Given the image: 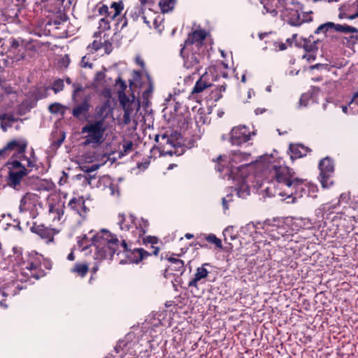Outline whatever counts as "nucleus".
Masks as SVG:
<instances>
[{"label":"nucleus","mask_w":358,"mask_h":358,"mask_svg":"<svg viewBox=\"0 0 358 358\" xmlns=\"http://www.w3.org/2000/svg\"><path fill=\"white\" fill-rule=\"evenodd\" d=\"M273 178L276 182L275 194L282 197H301L307 188V180L294 176V172L285 166H273Z\"/></svg>","instance_id":"1"},{"label":"nucleus","mask_w":358,"mask_h":358,"mask_svg":"<svg viewBox=\"0 0 358 358\" xmlns=\"http://www.w3.org/2000/svg\"><path fill=\"white\" fill-rule=\"evenodd\" d=\"M126 240L122 236L119 240L116 235L103 229L92 238L90 251L94 252L96 260L111 259L116 255H121V250H125Z\"/></svg>","instance_id":"2"},{"label":"nucleus","mask_w":358,"mask_h":358,"mask_svg":"<svg viewBox=\"0 0 358 358\" xmlns=\"http://www.w3.org/2000/svg\"><path fill=\"white\" fill-rule=\"evenodd\" d=\"M52 262L41 254L35 252L29 253L19 263V271L22 276L21 280H38L46 275L45 271L52 268Z\"/></svg>","instance_id":"3"},{"label":"nucleus","mask_w":358,"mask_h":358,"mask_svg":"<svg viewBox=\"0 0 358 358\" xmlns=\"http://www.w3.org/2000/svg\"><path fill=\"white\" fill-rule=\"evenodd\" d=\"M118 224L122 231L127 233L124 235V239L129 243L140 242L149 227L147 220L143 217L137 218L132 214L126 216L124 213L118 215Z\"/></svg>","instance_id":"4"},{"label":"nucleus","mask_w":358,"mask_h":358,"mask_svg":"<svg viewBox=\"0 0 358 358\" xmlns=\"http://www.w3.org/2000/svg\"><path fill=\"white\" fill-rule=\"evenodd\" d=\"M194 123L192 121L189 112L178 119V127L184 134L200 137V127L208 122V117L203 108H199L194 115Z\"/></svg>","instance_id":"5"},{"label":"nucleus","mask_w":358,"mask_h":358,"mask_svg":"<svg viewBox=\"0 0 358 358\" xmlns=\"http://www.w3.org/2000/svg\"><path fill=\"white\" fill-rule=\"evenodd\" d=\"M108 129L107 123L101 120H89L82 128V134L84 136V145H91L95 148L99 147L104 141V134Z\"/></svg>","instance_id":"6"},{"label":"nucleus","mask_w":358,"mask_h":358,"mask_svg":"<svg viewBox=\"0 0 358 358\" xmlns=\"http://www.w3.org/2000/svg\"><path fill=\"white\" fill-rule=\"evenodd\" d=\"M127 242L126 241L125 250H121V255L124 257V259H119L120 264L138 263L151 255L157 256L160 250L159 248L156 246H151L152 251L150 252L143 248L131 249Z\"/></svg>","instance_id":"7"},{"label":"nucleus","mask_w":358,"mask_h":358,"mask_svg":"<svg viewBox=\"0 0 358 358\" xmlns=\"http://www.w3.org/2000/svg\"><path fill=\"white\" fill-rule=\"evenodd\" d=\"M222 66L227 68V66L223 62H220L216 65H211L206 69V71L203 73L200 78L196 82L194 87L192 89V94H199L202 92L206 88L211 87L213 81L217 79L218 75L215 74L218 69Z\"/></svg>","instance_id":"8"},{"label":"nucleus","mask_w":358,"mask_h":358,"mask_svg":"<svg viewBox=\"0 0 358 358\" xmlns=\"http://www.w3.org/2000/svg\"><path fill=\"white\" fill-rule=\"evenodd\" d=\"M42 208L43 203L37 194L27 192L20 199V211L29 212L32 218H36L39 215V210Z\"/></svg>","instance_id":"9"},{"label":"nucleus","mask_w":358,"mask_h":358,"mask_svg":"<svg viewBox=\"0 0 358 358\" xmlns=\"http://www.w3.org/2000/svg\"><path fill=\"white\" fill-rule=\"evenodd\" d=\"M47 219L52 222L62 220L64 213V202L56 194H50L47 198Z\"/></svg>","instance_id":"10"},{"label":"nucleus","mask_w":358,"mask_h":358,"mask_svg":"<svg viewBox=\"0 0 358 358\" xmlns=\"http://www.w3.org/2000/svg\"><path fill=\"white\" fill-rule=\"evenodd\" d=\"M208 36V32L205 29H197L189 33L187 38L185 41L184 45L180 50V55H182L185 48L192 46V50L196 49V51L200 52L203 46V42ZM203 50H202V52Z\"/></svg>","instance_id":"11"},{"label":"nucleus","mask_w":358,"mask_h":358,"mask_svg":"<svg viewBox=\"0 0 358 358\" xmlns=\"http://www.w3.org/2000/svg\"><path fill=\"white\" fill-rule=\"evenodd\" d=\"M319 169L320 170V182L323 187H329L333 181L331 180L334 172V164L333 160L326 157L320 162Z\"/></svg>","instance_id":"12"},{"label":"nucleus","mask_w":358,"mask_h":358,"mask_svg":"<svg viewBox=\"0 0 358 358\" xmlns=\"http://www.w3.org/2000/svg\"><path fill=\"white\" fill-rule=\"evenodd\" d=\"M31 231L44 240L47 244L54 243L55 236L60 231L59 229L51 226L48 227L44 224H38L36 223L33 224Z\"/></svg>","instance_id":"13"},{"label":"nucleus","mask_w":358,"mask_h":358,"mask_svg":"<svg viewBox=\"0 0 358 358\" xmlns=\"http://www.w3.org/2000/svg\"><path fill=\"white\" fill-rule=\"evenodd\" d=\"M251 132L245 126L234 127L230 134V142L234 145H241L250 139Z\"/></svg>","instance_id":"14"},{"label":"nucleus","mask_w":358,"mask_h":358,"mask_svg":"<svg viewBox=\"0 0 358 358\" xmlns=\"http://www.w3.org/2000/svg\"><path fill=\"white\" fill-rule=\"evenodd\" d=\"M124 9V3L122 1L118 2H113L110 8L106 5H101L99 7L98 12L101 15L110 18V20H113L116 17L120 15Z\"/></svg>","instance_id":"15"},{"label":"nucleus","mask_w":358,"mask_h":358,"mask_svg":"<svg viewBox=\"0 0 358 358\" xmlns=\"http://www.w3.org/2000/svg\"><path fill=\"white\" fill-rule=\"evenodd\" d=\"M120 102L124 110L123 122L128 125L131 121V116L135 110L136 103L130 100L127 95L120 96Z\"/></svg>","instance_id":"16"},{"label":"nucleus","mask_w":358,"mask_h":358,"mask_svg":"<svg viewBox=\"0 0 358 358\" xmlns=\"http://www.w3.org/2000/svg\"><path fill=\"white\" fill-rule=\"evenodd\" d=\"M67 207L80 217H85L89 210V208L85 206V201L83 196H74L71 198L68 203Z\"/></svg>","instance_id":"17"},{"label":"nucleus","mask_w":358,"mask_h":358,"mask_svg":"<svg viewBox=\"0 0 358 358\" xmlns=\"http://www.w3.org/2000/svg\"><path fill=\"white\" fill-rule=\"evenodd\" d=\"M261 3L266 13L273 17L277 16L279 12L282 13L286 4L285 0H262Z\"/></svg>","instance_id":"18"},{"label":"nucleus","mask_w":358,"mask_h":358,"mask_svg":"<svg viewBox=\"0 0 358 358\" xmlns=\"http://www.w3.org/2000/svg\"><path fill=\"white\" fill-rule=\"evenodd\" d=\"M156 143H157V146H154L151 150V152L158 151L159 152V155H164L165 154H169L172 155L173 152L169 150H165V145L170 144L172 145V141H171L169 136L166 134L163 135H156L155 138Z\"/></svg>","instance_id":"19"},{"label":"nucleus","mask_w":358,"mask_h":358,"mask_svg":"<svg viewBox=\"0 0 358 358\" xmlns=\"http://www.w3.org/2000/svg\"><path fill=\"white\" fill-rule=\"evenodd\" d=\"M184 66L187 69L192 71V73H199L201 69L199 53H192L187 55L184 59Z\"/></svg>","instance_id":"20"},{"label":"nucleus","mask_w":358,"mask_h":358,"mask_svg":"<svg viewBox=\"0 0 358 358\" xmlns=\"http://www.w3.org/2000/svg\"><path fill=\"white\" fill-rule=\"evenodd\" d=\"M27 174L24 166L19 171H10L8 176V185L16 190L20 189V182L22 178Z\"/></svg>","instance_id":"21"},{"label":"nucleus","mask_w":358,"mask_h":358,"mask_svg":"<svg viewBox=\"0 0 358 358\" xmlns=\"http://www.w3.org/2000/svg\"><path fill=\"white\" fill-rule=\"evenodd\" d=\"M12 151L18 155H23L28 146V141L24 138H15L8 142Z\"/></svg>","instance_id":"22"},{"label":"nucleus","mask_w":358,"mask_h":358,"mask_svg":"<svg viewBox=\"0 0 358 358\" xmlns=\"http://www.w3.org/2000/svg\"><path fill=\"white\" fill-rule=\"evenodd\" d=\"M207 266L209 264H203L201 266L196 268L194 278L188 283L189 287H197L198 282L208 276L209 272L206 268Z\"/></svg>","instance_id":"23"},{"label":"nucleus","mask_w":358,"mask_h":358,"mask_svg":"<svg viewBox=\"0 0 358 358\" xmlns=\"http://www.w3.org/2000/svg\"><path fill=\"white\" fill-rule=\"evenodd\" d=\"M109 104L105 102L100 106L96 107L93 120H101L103 123H106V119L109 115Z\"/></svg>","instance_id":"24"},{"label":"nucleus","mask_w":358,"mask_h":358,"mask_svg":"<svg viewBox=\"0 0 358 358\" xmlns=\"http://www.w3.org/2000/svg\"><path fill=\"white\" fill-rule=\"evenodd\" d=\"M340 206V201L337 203H327L322 206L321 210H322V218L324 220H329L331 215L334 213H338V210Z\"/></svg>","instance_id":"25"},{"label":"nucleus","mask_w":358,"mask_h":358,"mask_svg":"<svg viewBox=\"0 0 358 358\" xmlns=\"http://www.w3.org/2000/svg\"><path fill=\"white\" fill-rule=\"evenodd\" d=\"M90 108V105L88 101L85 99L80 104L73 108V115L77 118H80L89 111Z\"/></svg>","instance_id":"26"},{"label":"nucleus","mask_w":358,"mask_h":358,"mask_svg":"<svg viewBox=\"0 0 358 358\" xmlns=\"http://www.w3.org/2000/svg\"><path fill=\"white\" fill-rule=\"evenodd\" d=\"M88 271L89 264L86 262H77L71 268V273H76L78 276H80V278L85 277Z\"/></svg>","instance_id":"27"},{"label":"nucleus","mask_w":358,"mask_h":358,"mask_svg":"<svg viewBox=\"0 0 358 358\" xmlns=\"http://www.w3.org/2000/svg\"><path fill=\"white\" fill-rule=\"evenodd\" d=\"M142 5L147 4L150 0H138ZM176 0H159V6L162 13L171 11L175 5Z\"/></svg>","instance_id":"28"},{"label":"nucleus","mask_w":358,"mask_h":358,"mask_svg":"<svg viewBox=\"0 0 358 358\" xmlns=\"http://www.w3.org/2000/svg\"><path fill=\"white\" fill-rule=\"evenodd\" d=\"M29 155V157H26L24 155H22V160L24 162V165L22 166H27V168L30 169V171H31L33 169H37V158L35 155V152L33 148H31Z\"/></svg>","instance_id":"29"},{"label":"nucleus","mask_w":358,"mask_h":358,"mask_svg":"<svg viewBox=\"0 0 358 358\" xmlns=\"http://www.w3.org/2000/svg\"><path fill=\"white\" fill-rule=\"evenodd\" d=\"M168 261L170 262L169 266L170 270L180 273L185 270V264L182 260L175 257H170L168 258Z\"/></svg>","instance_id":"30"},{"label":"nucleus","mask_w":358,"mask_h":358,"mask_svg":"<svg viewBox=\"0 0 358 358\" xmlns=\"http://www.w3.org/2000/svg\"><path fill=\"white\" fill-rule=\"evenodd\" d=\"M43 43L37 40H30L26 41L24 44V48L26 52L36 53L42 48Z\"/></svg>","instance_id":"31"},{"label":"nucleus","mask_w":358,"mask_h":358,"mask_svg":"<svg viewBox=\"0 0 358 358\" xmlns=\"http://www.w3.org/2000/svg\"><path fill=\"white\" fill-rule=\"evenodd\" d=\"M227 85H222L213 90L209 94V99L217 102L222 97V93L225 92Z\"/></svg>","instance_id":"32"},{"label":"nucleus","mask_w":358,"mask_h":358,"mask_svg":"<svg viewBox=\"0 0 358 358\" xmlns=\"http://www.w3.org/2000/svg\"><path fill=\"white\" fill-rule=\"evenodd\" d=\"M145 5H142L141 3L140 6H137L134 7L129 12L127 10L125 13V15L129 13V15L133 18L134 20H137L139 17H141L145 12L144 8Z\"/></svg>","instance_id":"33"},{"label":"nucleus","mask_w":358,"mask_h":358,"mask_svg":"<svg viewBox=\"0 0 358 358\" xmlns=\"http://www.w3.org/2000/svg\"><path fill=\"white\" fill-rule=\"evenodd\" d=\"M334 31L336 32H341V33H345V34H357L358 30L357 28L348 25V24H335V29Z\"/></svg>","instance_id":"34"},{"label":"nucleus","mask_w":358,"mask_h":358,"mask_svg":"<svg viewBox=\"0 0 358 358\" xmlns=\"http://www.w3.org/2000/svg\"><path fill=\"white\" fill-rule=\"evenodd\" d=\"M335 29V23L331 22H328L324 24H320L317 29L315 31V34H319L322 33L326 34L329 31H334Z\"/></svg>","instance_id":"35"},{"label":"nucleus","mask_w":358,"mask_h":358,"mask_svg":"<svg viewBox=\"0 0 358 358\" xmlns=\"http://www.w3.org/2000/svg\"><path fill=\"white\" fill-rule=\"evenodd\" d=\"M289 13L292 17L288 19V22L293 26H300L303 21L301 20L298 11L291 9Z\"/></svg>","instance_id":"36"},{"label":"nucleus","mask_w":358,"mask_h":358,"mask_svg":"<svg viewBox=\"0 0 358 358\" xmlns=\"http://www.w3.org/2000/svg\"><path fill=\"white\" fill-rule=\"evenodd\" d=\"M106 69L103 68L102 71L96 73L94 78L93 79L94 85H95L96 86H100L106 82Z\"/></svg>","instance_id":"37"},{"label":"nucleus","mask_w":358,"mask_h":358,"mask_svg":"<svg viewBox=\"0 0 358 358\" xmlns=\"http://www.w3.org/2000/svg\"><path fill=\"white\" fill-rule=\"evenodd\" d=\"M115 85L118 87V95L120 99V96L126 95L124 92L127 90V86L126 83L120 76L115 80Z\"/></svg>","instance_id":"38"},{"label":"nucleus","mask_w":358,"mask_h":358,"mask_svg":"<svg viewBox=\"0 0 358 358\" xmlns=\"http://www.w3.org/2000/svg\"><path fill=\"white\" fill-rule=\"evenodd\" d=\"M11 145H9L8 142L1 149H0V162L6 159L11 154Z\"/></svg>","instance_id":"39"},{"label":"nucleus","mask_w":358,"mask_h":358,"mask_svg":"<svg viewBox=\"0 0 358 358\" xmlns=\"http://www.w3.org/2000/svg\"><path fill=\"white\" fill-rule=\"evenodd\" d=\"M204 240L210 243L214 244L216 248H221L222 246L221 240L217 238L215 234H211L208 235L204 238Z\"/></svg>","instance_id":"40"},{"label":"nucleus","mask_w":358,"mask_h":358,"mask_svg":"<svg viewBox=\"0 0 358 358\" xmlns=\"http://www.w3.org/2000/svg\"><path fill=\"white\" fill-rule=\"evenodd\" d=\"M303 48L307 52L310 53L308 59H315V57L311 53L315 52L317 50L316 45L313 43L307 44L306 43H305L303 45Z\"/></svg>","instance_id":"41"},{"label":"nucleus","mask_w":358,"mask_h":358,"mask_svg":"<svg viewBox=\"0 0 358 358\" xmlns=\"http://www.w3.org/2000/svg\"><path fill=\"white\" fill-rule=\"evenodd\" d=\"M64 87V81L62 79L55 80L52 86V90L55 92V93H57L62 90H63Z\"/></svg>","instance_id":"42"},{"label":"nucleus","mask_w":358,"mask_h":358,"mask_svg":"<svg viewBox=\"0 0 358 358\" xmlns=\"http://www.w3.org/2000/svg\"><path fill=\"white\" fill-rule=\"evenodd\" d=\"M109 19L107 17L101 18L99 21V29L103 31L109 30L110 29Z\"/></svg>","instance_id":"43"},{"label":"nucleus","mask_w":358,"mask_h":358,"mask_svg":"<svg viewBox=\"0 0 358 358\" xmlns=\"http://www.w3.org/2000/svg\"><path fill=\"white\" fill-rule=\"evenodd\" d=\"M80 66L83 68H92L93 64L90 62V58L89 56L85 55L82 57Z\"/></svg>","instance_id":"44"},{"label":"nucleus","mask_w":358,"mask_h":358,"mask_svg":"<svg viewBox=\"0 0 358 358\" xmlns=\"http://www.w3.org/2000/svg\"><path fill=\"white\" fill-rule=\"evenodd\" d=\"M150 163V157H148L147 158L143 159L141 162H138L137 167L140 170L143 171L148 167Z\"/></svg>","instance_id":"45"},{"label":"nucleus","mask_w":358,"mask_h":358,"mask_svg":"<svg viewBox=\"0 0 358 358\" xmlns=\"http://www.w3.org/2000/svg\"><path fill=\"white\" fill-rule=\"evenodd\" d=\"M102 47V43L100 41H94L92 43H90L88 46V49H92L94 51H97L101 49Z\"/></svg>","instance_id":"46"},{"label":"nucleus","mask_w":358,"mask_h":358,"mask_svg":"<svg viewBox=\"0 0 358 358\" xmlns=\"http://www.w3.org/2000/svg\"><path fill=\"white\" fill-rule=\"evenodd\" d=\"M141 238H143V241L145 244L150 243L152 244V246H154L153 245L157 244L158 241L157 238L155 236H148L145 238H143V236Z\"/></svg>","instance_id":"47"},{"label":"nucleus","mask_w":358,"mask_h":358,"mask_svg":"<svg viewBox=\"0 0 358 358\" xmlns=\"http://www.w3.org/2000/svg\"><path fill=\"white\" fill-rule=\"evenodd\" d=\"M236 159H242L243 160H248L250 154L246 152H236L234 155Z\"/></svg>","instance_id":"48"},{"label":"nucleus","mask_w":358,"mask_h":358,"mask_svg":"<svg viewBox=\"0 0 358 358\" xmlns=\"http://www.w3.org/2000/svg\"><path fill=\"white\" fill-rule=\"evenodd\" d=\"M99 167L98 164H92L91 166H85V171L87 173L93 172L97 170Z\"/></svg>","instance_id":"49"},{"label":"nucleus","mask_w":358,"mask_h":358,"mask_svg":"<svg viewBox=\"0 0 358 358\" xmlns=\"http://www.w3.org/2000/svg\"><path fill=\"white\" fill-rule=\"evenodd\" d=\"M135 62L137 65H138L141 69L145 68V62L141 56H136L135 58Z\"/></svg>","instance_id":"50"},{"label":"nucleus","mask_w":358,"mask_h":358,"mask_svg":"<svg viewBox=\"0 0 358 358\" xmlns=\"http://www.w3.org/2000/svg\"><path fill=\"white\" fill-rule=\"evenodd\" d=\"M133 145L134 144L131 141H126L123 145L124 152H128L131 150L133 148Z\"/></svg>","instance_id":"51"},{"label":"nucleus","mask_w":358,"mask_h":358,"mask_svg":"<svg viewBox=\"0 0 358 358\" xmlns=\"http://www.w3.org/2000/svg\"><path fill=\"white\" fill-rule=\"evenodd\" d=\"M59 106L60 105L59 103H52L49 106V110L51 113H57Z\"/></svg>","instance_id":"52"},{"label":"nucleus","mask_w":358,"mask_h":358,"mask_svg":"<svg viewBox=\"0 0 358 358\" xmlns=\"http://www.w3.org/2000/svg\"><path fill=\"white\" fill-rule=\"evenodd\" d=\"M8 164H10L13 169H17V168L22 169V166H21V163L19 161L13 160L12 162H10Z\"/></svg>","instance_id":"53"},{"label":"nucleus","mask_w":358,"mask_h":358,"mask_svg":"<svg viewBox=\"0 0 358 358\" xmlns=\"http://www.w3.org/2000/svg\"><path fill=\"white\" fill-rule=\"evenodd\" d=\"M349 42H350L352 44H355L358 41V35L357 34H352L351 35L349 38L348 39Z\"/></svg>","instance_id":"54"},{"label":"nucleus","mask_w":358,"mask_h":358,"mask_svg":"<svg viewBox=\"0 0 358 358\" xmlns=\"http://www.w3.org/2000/svg\"><path fill=\"white\" fill-rule=\"evenodd\" d=\"M275 47L278 48L279 50H286L287 48V46L286 43H282V42L278 43L275 45Z\"/></svg>","instance_id":"55"},{"label":"nucleus","mask_w":358,"mask_h":358,"mask_svg":"<svg viewBox=\"0 0 358 358\" xmlns=\"http://www.w3.org/2000/svg\"><path fill=\"white\" fill-rule=\"evenodd\" d=\"M313 68H315V69H328V64H317L315 66H313Z\"/></svg>","instance_id":"56"},{"label":"nucleus","mask_w":358,"mask_h":358,"mask_svg":"<svg viewBox=\"0 0 358 358\" xmlns=\"http://www.w3.org/2000/svg\"><path fill=\"white\" fill-rule=\"evenodd\" d=\"M20 46L19 41L13 39L10 43V47L13 49H17Z\"/></svg>","instance_id":"57"},{"label":"nucleus","mask_w":358,"mask_h":358,"mask_svg":"<svg viewBox=\"0 0 358 358\" xmlns=\"http://www.w3.org/2000/svg\"><path fill=\"white\" fill-rule=\"evenodd\" d=\"M195 246H199L200 248H207V244L203 241H199L196 243H194Z\"/></svg>","instance_id":"58"},{"label":"nucleus","mask_w":358,"mask_h":358,"mask_svg":"<svg viewBox=\"0 0 358 358\" xmlns=\"http://www.w3.org/2000/svg\"><path fill=\"white\" fill-rule=\"evenodd\" d=\"M228 202H229V200H227L226 198L224 197L222 199V206H223V208L224 210H227L229 209Z\"/></svg>","instance_id":"59"},{"label":"nucleus","mask_w":358,"mask_h":358,"mask_svg":"<svg viewBox=\"0 0 358 358\" xmlns=\"http://www.w3.org/2000/svg\"><path fill=\"white\" fill-rule=\"evenodd\" d=\"M76 259V256L73 252V250H71V252L68 255L67 259L69 261H73Z\"/></svg>","instance_id":"60"},{"label":"nucleus","mask_w":358,"mask_h":358,"mask_svg":"<svg viewBox=\"0 0 358 358\" xmlns=\"http://www.w3.org/2000/svg\"><path fill=\"white\" fill-rule=\"evenodd\" d=\"M297 34H293L291 38H287L286 42L291 46L294 40L296 39Z\"/></svg>","instance_id":"61"},{"label":"nucleus","mask_w":358,"mask_h":358,"mask_svg":"<svg viewBox=\"0 0 358 358\" xmlns=\"http://www.w3.org/2000/svg\"><path fill=\"white\" fill-rule=\"evenodd\" d=\"M0 306L3 308H7L8 307V304L6 303V299H3L0 301Z\"/></svg>","instance_id":"62"},{"label":"nucleus","mask_w":358,"mask_h":358,"mask_svg":"<svg viewBox=\"0 0 358 358\" xmlns=\"http://www.w3.org/2000/svg\"><path fill=\"white\" fill-rule=\"evenodd\" d=\"M111 47H112V44L110 43H106V52L107 54H109L111 52V50H112Z\"/></svg>","instance_id":"63"},{"label":"nucleus","mask_w":358,"mask_h":358,"mask_svg":"<svg viewBox=\"0 0 358 358\" xmlns=\"http://www.w3.org/2000/svg\"><path fill=\"white\" fill-rule=\"evenodd\" d=\"M94 178H95V176H91V175H88V176H85V179L87 180L88 184H91V180Z\"/></svg>","instance_id":"64"}]
</instances>
